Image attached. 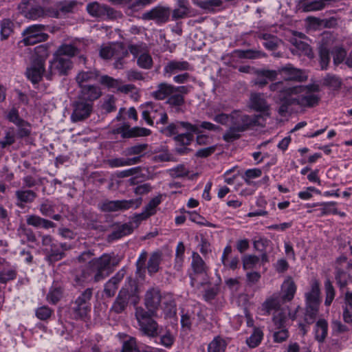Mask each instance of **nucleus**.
<instances>
[{"label": "nucleus", "mask_w": 352, "mask_h": 352, "mask_svg": "<svg viewBox=\"0 0 352 352\" xmlns=\"http://www.w3.org/2000/svg\"><path fill=\"white\" fill-rule=\"evenodd\" d=\"M128 55V51L120 43H110L104 45L100 50V56L103 59L114 58L118 53Z\"/></svg>", "instance_id": "obj_20"}, {"label": "nucleus", "mask_w": 352, "mask_h": 352, "mask_svg": "<svg viewBox=\"0 0 352 352\" xmlns=\"http://www.w3.org/2000/svg\"><path fill=\"white\" fill-rule=\"evenodd\" d=\"M141 204L142 198L129 200H104L99 204V208L103 212H111L126 210L130 208L136 209L140 206Z\"/></svg>", "instance_id": "obj_13"}, {"label": "nucleus", "mask_w": 352, "mask_h": 352, "mask_svg": "<svg viewBox=\"0 0 352 352\" xmlns=\"http://www.w3.org/2000/svg\"><path fill=\"white\" fill-rule=\"evenodd\" d=\"M112 257L109 254H103L100 257L89 261L87 268L82 272L84 279L89 282L98 283L110 275Z\"/></svg>", "instance_id": "obj_4"}, {"label": "nucleus", "mask_w": 352, "mask_h": 352, "mask_svg": "<svg viewBox=\"0 0 352 352\" xmlns=\"http://www.w3.org/2000/svg\"><path fill=\"white\" fill-rule=\"evenodd\" d=\"M116 98L113 95H108L104 99L102 108L106 113H111L116 110Z\"/></svg>", "instance_id": "obj_56"}, {"label": "nucleus", "mask_w": 352, "mask_h": 352, "mask_svg": "<svg viewBox=\"0 0 352 352\" xmlns=\"http://www.w3.org/2000/svg\"><path fill=\"white\" fill-rule=\"evenodd\" d=\"M35 54L38 56L33 62L32 65L26 71V75L33 83L38 82L44 72L45 60L49 56L47 47L41 45L35 48Z\"/></svg>", "instance_id": "obj_7"}, {"label": "nucleus", "mask_w": 352, "mask_h": 352, "mask_svg": "<svg viewBox=\"0 0 352 352\" xmlns=\"http://www.w3.org/2000/svg\"><path fill=\"white\" fill-rule=\"evenodd\" d=\"M92 296V289L88 288L85 289L76 300V303L82 304L88 307H91L90 300Z\"/></svg>", "instance_id": "obj_59"}, {"label": "nucleus", "mask_w": 352, "mask_h": 352, "mask_svg": "<svg viewBox=\"0 0 352 352\" xmlns=\"http://www.w3.org/2000/svg\"><path fill=\"white\" fill-rule=\"evenodd\" d=\"M78 52V49L71 44H63L60 45L54 54L59 56L71 58Z\"/></svg>", "instance_id": "obj_42"}, {"label": "nucleus", "mask_w": 352, "mask_h": 352, "mask_svg": "<svg viewBox=\"0 0 352 352\" xmlns=\"http://www.w3.org/2000/svg\"><path fill=\"white\" fill-rule=\"evenodd\" d=\"M147 148V144H137L131 147L127 148L124 151L126 155H140L143 153Z\"/></svg>", "instance_id": "obj_63"}, {"label": "nucleus", "mask_w": 352, "mask_h": 352, "mask_svg": "<svg viewBox=\"0 0 352 352\" xmlns=\"http://www.w3.org/2000/svg\"><path fill=\"white\" fill-rule=\"evenodd\" d=\"M272 320L276 329H281L286 327L287 321V313L283 309L277 310L273 313Z\"/></svg>", "instance_id": "obj_40"}, {"label": "nucleus", "mask_w": 352, "mask_h": 352, "mask_svg": "<svg viewBox=\"0 0 352 352\" xmlns=\"http://www.w3.org/2000/svg\"><path fill=\"white\" fill-rule=\"evenodd\" d=\"M333 60L335 65H338L346 58V51L342 47H334L333 52Z\"/></svg>", "instance_id": "obj_52"}, {"label": "nucleus", "mask_w": 352, "mask_h": 352, "mask_svg": "<svg viewBox=\"0 0 352 352\" xmlns=\"http://www.w3.org/2000/svg\"><path fill=\"white\" fill-rule=\"evenodd\" d=\"M257 78L254 80V84L261 87L265 86L269 80H274L277 78L278 72L270 69H258L255 72Z\"/></svg>", "instance_id": "obj_28"}, {"label": "nucleus", "mask_w": 352, "mask_h": 352, "mask_svg": "<svg viewBox=\"0 0 352 352\" xmlns=\"http://www.w3.org/2000/svg\"><path fill=\"white\" fill-rule=\"evenodd\" d=\"M162 197L157 196L152 199L148 204L144 207V210L148 216L153 215L156 212V208L160 204Z\"/></svg>", "instance_id": "obj_58"}, {"label": "nucleus", "mask_w": 352, "mask_h": 352, "mask_svg": "<svg viewBox=\"0 0 352 352\" xmlns=\"http://www.w3.org/2000/svg\"><path fill=\"white\" fill-rule=\"evenodd\" d=\"M16 268L3 270L0 272V283L6 284L10 280H14L16 278Z\"/></svg>", "instance_id": "obj_55"}, {"label": "nucleus", "mask_w": 352, "mask_h": 352, "mask_svg": "<svg viewBox=\"0 0 352 352\" xmlns=\"http://www.w3.org/2000/svg\"><path fill=\"white\" fill-rule=\"evenodd\" d=\"M191 267L193 271V274H190L192 286L202 285L208 282V267L197 252H192Z\"/></svg>", "instance_id": "obj_9"}, {"label": "nucleus", "mask_w": 352, "mask_h": 352, "mask_svg": "<svg viewBox=\"0 0 352 352\" xmlns=\"http://www.w3.org/2000/svg\"><path fill=\"white\" fill-rule=\"evenodd\" d=\"M282 299L284 301H290L294 298L296 292V285L292 277H287L282 284Z\"/></svg>", "instance_id": "obj_30"}, {"label": "nucleus", "mask_w": 352, "mask_h": 352, "mask_svg": "<svg viewBox=\"0 0 352 352\" xmlns=\"http://www.w3.org/2000/svg\"><path fill=\"white\" fill-rule=\"evenodd\" d=\"M144 305L151 316H157L161 309L166 317H173L176 314V304L172 294L161 293L157 287L148 289L144 296Z\"/></svg>", "instance_id": "obj_2"}, {"label": "nucleus", "mask_w": 352, "mask_h": 352, "mask_svg": "<svg viewBox=\"0 0 352 352\" xmlns=\"http://www.w3.org/2000/svg\"><path fill=\"white\" fill-rule=\"evenodd\" d=\"M227 344L224 338L216 336L208 344V352H225Z\"/></svg>", "instance_id": "obj_36"}, {"label": "nucleus", "mask_w": 352, "mask_h": 352, "mask_svg": "<svg viewBox=\"0 0 352 352\" xmlns=\"http://www.w3.org/2000/svg\"><path fill=\"white\" fill-rule=\"evenodd\" d=\"M263 40V45L268 50H275L279 43V39L274 35L270 34H262L260 36Z\"/></svg>", "instance_id": "obj_46"}, {"label": "nucleus", "mask_w": 352, "mask_h": 352, "mask_svg": "<svg viewBox=\"0 0 352 352\" xmlns=\"http://www.w3.org/2000/svg\"><path fill=\"white\" fill-rule=\"evenodd\" d=\"M140 109L142 110V118L150 126L153 125L155 120H156L157 124H165L168 122V115L163 107L159 103L146 102L140 106Z\"/></svg>", "instance_id": "obj_6"}, {"label": "nucleus", "mask_w": 352, "mask_h": 352, "mask_svg": "<svg viewBox=\"0 0 352 352\" xmlns=\"http://www.w3.org/2000/svg\"><path fill=\"white\" fill-rule=\"evenodd\" d=\"M319 63L322 70L327 69L330 63L329 49L325 44H322L319 47Z\"/></svg>", "instance_id": "obj_37"}, {"label": "nucleus", "mask_w": 352, "mask_h": 352, "mask_svg": "<svg viewBox=\"0 0 352 352\" xmlns=\"http://www.w3.org/2000/svg\"><path fill=\"white\" fill-rule=\"evenodd\" d=\"M139 298L137 295L136 287L130 285V288L123 287L113 303L111 310L116 314L122 313L125 310L129 302L135 305Z\"/></svg>", "instance_id": "obj_11"}, {"label": "nucleus", "mask_w": 352, "mask_h": 352, "mask_svg": "<svg viewBox=\"0 0 352 352\" xmlns=\"http://www.w3.org/2000/svg\"><path fill=\"white\" fill-rule=\"evenodd\" d=\"M132 232L131 226L124 223L118 226L109 236L110 240H116L131 234Z\"/></svg>", "instance_id": "obj_43"}, {"label": "nucleus", "mask_w": 352, "mask_h": 352, "mask_svg": "<svg viewBox=\"0 0 352 352\" xmlns=\"http://www.w3.org/2000/svg\"><path fill=\"white\" fill-rule=\"evenodd\" d=\"M278 74H282L285 80L303 82L307 79L305 71L294 67L292 65H287L278 69Z\"/></svg>", "instance_id": "obj_19"}, {"label": "nucleus", "mask_w": 352, "mask_h": 352, "mask_svg": "<svg viewBox=\"0 0 352 352\" xmlns=\"http://www.w3.org/2000/svg\"><path fill=\"white\" fill-rule=\"evenodd\" d=\"M15 195L17 200L21 203H32L36 197V193L32 190H19Z\"/></svg>", "instance_id": "obj_41"}, {"label": "nucleus", "mask_w": 352, "mask_h": 352, "mask_svg": "<svg viewBox=\"0 0 352 352\" xmlns=\"http://www.w3.org/2000/svg\"><path fill=\"white\" fill-rule=\"evenodd\" d=\"M137 63L141 68L148 69L153 65V60L148 53H142L138 58Z\"/></svg>", "instance_id": "obj_57"}, {"label": "nucleus", "mask_w": 352, "mask_h": 352, "mask_svg": "<svg viewBox=\"0 0 352 352\" xmlns=\"http://www.w3.org/2000/svg\"><path fill=\"white\" fill-rule=\"evenodd\" d=\"M139 351L135 338H130L128 340L124 342L122 352H139Z\"/></svg>", "instance_id": "obj_61"}, {"label": "nucleus", "mask_w": 352, "mask_h": 352, "mask_svg": "<svg viewBox=\"0 0 352 352\" xmlns=\"http://www.w3.org/2000/svg\"><path fill=\"white\" fill-rule=\"evenodd\" d=\"M192 66L186 60H173L167 63L164 66V72L169 76L184 71L192 70Z\"/></svg>", "instance_id": "obj_25"}, {"label": "nucleus", "mask_w": 352, "mask_h": 352, "mask_svg": "<svg viewBox=\"0 0 352 352\" xmlns=\"http://www.w3.org/2000/svg\"><path fill=\"white\" fill-rule=\"evenodd\" d=\"M159 343L166 348H170L175 342L174 336L169 331H159Z\"/></svg>", "instance_id": "obj_49"}, {"label": "nucleus", "mask_w": 352, "mask_h": 352, "mask_svg": "<svg viewBox=\"0 0 352 352\" xmlns=\"http://www.w3.org/2000/svg\"><path fill=\"white\" fill-rule=\"evenodd\" d=\"M193 138V132L191 131H185L184 133H181L174 137L175 142L182 146H189L192 142Z\"/></svg>", "instance_id": "obj_45"}, {"label": "nucleus", "mask_w": 352, "mask_h": 352, "mask_svg": "<svg viewBox=\"0 0 352 352\" xmlns=\"http://www.w3.org/2000/svg\"><path fill=\"white\" fill-rule=\"evenodd\" d=\"M149 312H146L142 307H138L135 311V317L138 322L141 332L149 337H156L159 333L157 323L152 318Z\"/></svg>", "instance_id": "obj_10"}, {"label": "nucleus", "mask_w": 352, "mask_h": 352, "mask_svg": "<svg viewBox=\"0 0 352 352\" xmlns=\"http://www.w3.org/2000/svg\"><path fill=\"white\" fill-rule=\"evenodd\" d=\"M87 10L91 16L101 18L109 17L113 13V9L97 2L89 3L87 6Z\"/></svg>", "instance_id": "obj_23"}, {"label": "nucleus", "mask_w": 352, "mask_h": 352, "mask_svg": "<svg viewBox=\"0 0 352 352\" xmlns=\"http://www.w3.org/2000/svg\"><path fill=\"white\" fill-rule=\"evenodd\" d=\"M15 131L13 128L9 129L6 131L4 138L0 141V146L5 148L12 145L15 142Z\"/></svg>", "instance_id": "obj_54"}, {"label": "nucleus", "mask_w": 352, "mask_h": 352, "mask_svg": "<svg viewBox=\"0 0 352 352\" xmlns=\"http://www.w3.org/2000/svg\"><path fill=\"white\" fill-rule=\"evenodd\" d=\"M269 89L271 91L277 93V102L280 104L278 112L281 116H285L287 113L292 112L293 105L313 107L320 100L317 94L303 91L302 87L289 86L283 81L272 83Z\"/></svg>", "instance_id": "obj_1"}, {"label": "nucleus", "mask_w": 352, "mask_h": 352, "mask_svg": "<svg viewBox=\"0 0 352 352\" xmlns=\"http://www.w3.org/2000/svg\"><path fill=\"white\" fill-rule=\"evenodd\" d=\"M280 309L279 296L278 294H274L263 302L261 311L263 315L269 316L272 311L276 312Z\"/></svg>", "instance_id": "obj_27"}, {"label": "nucleus", "mask_w": 352, "mask_h": 352, "mask_svg": "<svg viewBox=\"0 0 352 352\" xmlns=\"http://www.w3.org/2000/svg\"><path fill=\"white\" fill-rule=\"evenodd\" d=\"M232 126L223 135V140L232 142L239 138V133L247 130L249 127L256 125L258 116H250L238 111L232 112Z\"/></svg>", "instance_id": "obj_5"}, {"label": "nucleus", "mask_w": 352, "mask_h": 352, "mask_svg": "<svg viewBox=\"0 0 352 352\" xmlns=\"http://www.w3.org/2000/svg\"><path fill=\"white\" fill-rule=\"evenodd\" d=\"M291 43L296 49H292V52L302 53L305 55L310 56L311 54V49L309 45L305 42L298 40L297 38H292Z\"/></svg>", "instance_id": "obj_44"}, {"label": "nucleus", "mask_w": 352, "mask_h": 352, "mask_svg": "<svg viewBox=\"0 0 352 352\" xmlns=\"http://www.w3.org/2000/svg\"><path fill=\"white\" fill-rule=\"evenodd\" d=\"M124 275V269H121L105 283L104 294L107 297L111 298L115 295L118 287V284L123 279Z\"/></svg>", "instance_id": "obj_22"}, {"label": "nucleus", "mask_w": 352, "mask_h": 352, "mask_svg": "<svg viewBox=\"0 0 352 352\" xmlns=\"http://www.w3.org/2000/svg\"><path fill=\"white\" fill-rule=\"evenodd\" d=\"M26 222L29 226H32L36 228H43L45 229H49L54 228L56 226L54 222L34 214L27 216Z\"/></svg>", "instance_id": "obj_32"}, {"label": "nucleus", "mask_w": 352, "mask_h": 352, "mask_svg": "<svg viewBox=\"0 0 352 352\" xmlns=\"http://www.w3.org/2000/svg\"><path fill=\"white\" fill-rule=\"evenodd\" d=\"M250 107L256 111L265 112L269 110L267 100L259 93H252L250 98Z\"/></svg>", "instance_id": "obj_29"}, {"label": "nucleus", "mask_w": 352, "mask_h": 352, "mask_svg": "<svg viewBox=\"0 0 352 352\" xmlns=\"http://www.w3.org/2000/svg\"><path fill=\"white\" fill-rule=\"evenodd\" d=\"M90 310L91 307H88L80 303H76V301L72 308L74 317L76 319L83 318L86 317Z\"/></svg>", "instance_id": "obj_50"}, {"label": "nucleus", "mask_w": 352, "mask_h": 352, "mask_svg": "<svg viewBox=\"0 0 352 352\" xmlns=\"http://www.w3.org/2000/svg\"><path fill=\"white\" fill-rule=\"evenodd\" d=\"M169 175L174 178L186 177L188 174V169L182 164H179L168 170Z\"/></svg>", "instance_id": "obj_60"}, {"label": "nucleus", "mask_w": 352, "mask_h": 352, "mask_svg": "<svg viewBox=\"0 0 352 352\" xmlns=\"http://www.w3.org/2000/svg\"><path fill=\"white\" fill-rule=\"evenodd\" d=\"M315 338L316 340L322 343L328 333V323L324 319H320L317 321L315 326Z\"/></svg>", "instance_id": "obj_34"}, {"label": "nucleus", "mask_w": 352, "mask_h": 352, "mask_svg": "<svg viewBox=\"0 0 352 352\" xmlns=\"http://www.w3.org/2000/svg\"><path fill=\"white\" fill-rule=\"evenodd\" d=\"M263 333L262 330L259 328L255 327L252 335L249 338L247 339V344L249 346L254 348L259 344L263 339Z\"/></svg>", "instance_id": "obj_48"}, {"label": "nucleus", "mask_w": 352, "mask_h": 352, "mask_svg": "<svg viewBox=\"0 0 352 352\" xmlns=\"http://www.w3.org/2000/svg\"><path fill=\"white\" fill-rule=\"evenodd\" d=\"M161 261V252H155L151 254L146 267L150 274H155L159 270Z\"/></svg>", "instance_id": "obj_35"}, {"label": "nucleus", "mask_w": 352, "mask_h": 352, "mask_svg": "<svg viewBox=\"0 0 352 352\" xmlns=\"http://www.w3.org/2000/svg\"><path fill=\"white\" fill-rule=\"evenodd\" d=\"M100 72L96 69H90L87 71H80L76 76V81L80 87L91 85L90 83L98 80Z\"/></svg>", "instance_id": "obj_24"}, {"label": "nucleus", "mask_w": 352, "mask_h": 352, "mask_svg": "<svg viewBox=\"0 0 352 352\" xmlns=\"http://www.w3.org/2000/svg\"><path fill=\"white\" fill-rule=\"evenodd\" d=\"M168 17V10L161 7H155L142 14V18L145 20H156L159 22H166Z\"/></svg>", "instance_id": "obj_26"}, {"label": "nucleus", "mask_w": 352, "mask_h": 352, "mask_svg": "<svg viewBox=\"0 0 352 352\" xmlns=\"http://www.w3.org/2000/svg\"><path fill=\"white\" fill-rule=\"evenodd\" d=\"M259 258L255 255H248L243 258V265L245 270L252 269L258 263Z\"/></svg>", "instance_id": "obj_62"}, {"label": "nucleus", "mask_w": 352, "mask_h": 352, "mask_svg": "<svg viewBox=\"0 0 352 352\" xmlns=\"http://www.w3.org/2000/svg\"><path fill=\"white\" fill-rule=\"evenodd\" d=\"M47 26L43 24H34L26 28L22 33L23 36L21 43L24 45H33L47 40L49 35L45 33Z\"/></svg>", "instance_id": "obj_12"}, {"label": "nucleus", "mask_w": 352, "mask_h": 352, "mask_svg": "<svg viewBox=\"0 0 352 352\" xmlns=\"http://www.w3.org/2000/svg\"><path fill=\"white\" fill-rule=\"evenodd\" d=\"M120 80L115 79L109 76L103 75L100 76L99 82L101 85L107 87L109 89L117 90Z\"/></svg>", "instance_id": "obj_53"}, {"label": "nucleus", "mask_w": 352, "mask_h": 352, "mask_svg": "<svg viewBox=\"0 0 352 352\" xmlns=\"http://www.w3.org/2000/svg\"><path fill=\"white\" fill-rule=\"evenodd\" d=\"M52 314V310L47 306L40 307L36 310V317L41 320L48 319L51 316Z\"/></svg>", "instance_id": "obj_64"}, {"label": "nucleus", "mask_w": 352, "mask_h": 352, "mask_svg": "<svg viewBox=\"0 0 352 352\" xmlns=\"http://www.w3.org/2000/svg\"><path fill=\"white\" fill-rule=\"evenodd\" d=\"M320 285L317 280L311 284V291L305 294L306 297V312L305 319L307 323L311 324L316 318L320 305Z\"/></svg>", "instance_id": "obj_8"}, {"label": "nucleus", "mask_w": 352, "mask_h": 352, "mask_svg": "<svg viewBox=\"0 0 352 352\" xmlns=\"http://www.w3.org/2000/svg\"><path fill=\"white\" fill-rule=\"evenodd\" d=\"M342 84V78L332 74H327L322 80V85L333 91L339 90Z\"/></svg>", "instance_id": "obj_33"}, {"label": "nucleus", "mask_w": 352, "mask_h": 352, "mask_svg": "<svg viewBox=\"0 0 352 352\" xmlns=\"http://www.w3.org/2000/svg\"><path fill=\"white\" fill-rule=\"evenodd\" d=\"M115 132L121 134L124 138L146 137L151 133V131L148 129L138 126L131 128L130 125L127 123H124L118 127Z\"/></svg>", "instance_id": "obj_16"}, {"label": "nucleus", "mask_w": 352, "mask_h": 352, "mask_svg": "<svg viewBox=\"0 0 352 352\" xmlns=\"http://www.w3.org/2000/svg\"><path fill=\"white\" fill-rule=\"evenodd\" d=\"M335 278L336 283L340 289H342L347 285L349 276L346 274L344 267L340 266L335 267Z\"/></svg>", "instance_id": "obj_39"}, {"label": "nucleus", "mask_w": 352, "mask_h": 352, "mask_svg": "<svg viewBox=\"0 0 352 352\" xmlns=\"http://www.w3.org/2000/svg\"><path fill=\"white\" fill-rule=\"evenodd\" d=\"M194 127H195V129L192 131L193 132V134L195 133L197 135L196 142L200 146L209 144L211 143L212 140L211 136L204 133V130L208 131H218L220 129L219 126L206 121L195 124H194Z\"/></svg>", "instance_id": "obj_14"}, {"label": "nucleus", "mask_w": 352, "mask_h": 352, "mask_svg": "<svg viewBox=\"0 0 352 352\" xmlns=\"http://www.w3.org/2000/svg\"><path fill=\"white\" fill-rule=\"evenodd\" d=\"M191 88V86H174L167 82H161L151 96L158 100L166 99L169 106L179 109L184 104V96L190 92Z\"/></svg>", "instance_id": "obj_3"}, {"label": "nucleus", "mask_w": 352, "mask_h": 352, "mask_svg": "<svg viewBox=\"0 0 352 352\" xmlns=\"http://www.w3.org/2000/svg\"><path fill=\"white\" fill-rule=\"evenodd\" d=\"M337 0H313L302 2L300 8L303 12H315L323 10L329 2Z\"/></svg>", "instance_id": "obj_31"}, {"label": "nucleus", "mask_w": 352, "mask_h": 352, "mask_svg": "<svg viewBox=\"0 0 352 352\" xmlns=\"http://www.w3.org/2000/svg\"><path fill=\"white\" fill-rule=\"evenodd\" d=\"M63 296V290L60 287L55 285H52L50 289L49 293L47 296V300L53 304H56Z\"/></svg>", "instance_id": "obj_47"}, {"label": "nucleus", "mask_w": 352, "mask_h": 352, "mask_svg": "<svg viewBox=\"0 0 352 352\" xmlns=\"http://www.w3.org/2000/svg\"><path fill=\"white\" fill-rule=\"evenodd\" d=\"M324 289L326 295L324 305L329 306L335 298L336 292L331 282L329 279L324 282Z\"/></svg>", "instance_id": "obj_51"}, {"label": "nucleus", "mask_w": 352, "mask_h": 352, "mask_svg": "<svg viewBox=\"0 0 352 352\" xmlns=\"http://www.w3.org/2000/svg\"><path fill=\"white\" fill-rule=\"evenodd\" d=\"M80 90L78 98L85 101L91 102V103L99 98L102 95L100 88L94 85L82 86L80 87Z\"/></svg>", "instance_id": "obj_21"}, {"label": "nucleus", "mask_w": 352, "mask_h": 352, "mask_svg": "<svg viewBox=\"0 0 352 352\" xmlns=\"http://www.w3.org/2000/svg\"><path fill=\"white\" fill-rule=\"evenodd\" d=\"M72 63L69 58L54 54L50 62V69L52 74L65 75L72 68Z\"/></svg>", "instance_id": "obj_18"}, {"label": "nucleus", "mask_w": 352, "mask_h": 352, "mask_svg": "<svg viewBox=\"0 0 352 352\" xmlns=\"http://www.w3.org/2000/svg\"><path fill=\"white\" fill-rule=\"evenodd\" d=\"M14 23L9 19H3L0 21V35L1 40L7 39L13 32Z\"/></svg>", "instance_id": "obj_38"}, {"label": "nucleus", "mask_w": 352, "mask_h": 352, "mask_svg": "<svg viewBox=\"0 0 352 352\" xmlns=\"http://www.w3.org/2000/svg\"><path fill=\"white\" fill-rule=\"evenodd\" d=\"M71 120L74 122L82 121L89 118L93 111V103L79 98L72 104Z\"/></svg>", "instance_id": "obj_15"}, {"label": "nucleus", "mask_w": 352, "mask_h": 352, "mask_svg": "<svg viewBox=\"0 0 352 352\" xmlns=\"http://www.w3.org/2000/svg\"><path fill=\"white\" fill-rule=\"evenodd\" d=\"M195 127L194 124L188 122L184 121H176L171 122L166 126L161 129L160 131L162 133L167 137L176 136L177 134L183 133L182 131H194Z\"/></svg>", "instance_id": "obj_17"}]
</instances>
